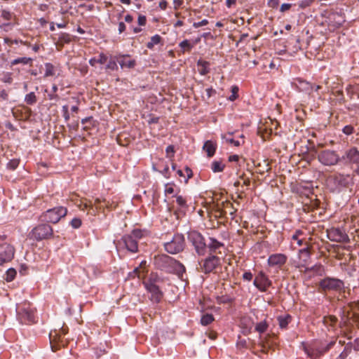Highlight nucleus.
<instances>
[{"label": "nucleus", "instance_id": "f257e3e1", "mask_svg": "<svg viewBox=\"0 0 359 359\" xmlns=\"http://www.w3.org/2000/svg\"><path fill=\"white\" fill-rule=\"evenodd\" d=\"M67 214V209L63 206H58L43 212L39 219L47 223L57 224Z\"/></svg>", "mask_w": 359, "mask_h": 359}, {"label": "nucleus", "instance_id": "f03ea898", "mask_svg": "<svg viewBox=\"0 0 359 359\" xmlns=\"http://www.w3.org/2000/svg\"><path fill=\"white\" fill-rule=\"evenodd\" d=\"M29 238L37 241L46 240L51 238L53 235V229L48 224H40L36 226L29 232Z\"/></svg>", "mask_w": 359, "mask_h": 359}, {"label": "nucleus", "instance_id": "7ed1b4c3", "mask_svg": "<svg viewBox=\"0 0 359 359\" xmlns=\"http://www.w3.org/2000/svg\"><path fill=\"white\" fill-rule=\"evenodd\" d=\"M318 160L325 166H333L337 165L341 159L336 151L325 149L318 152Z\"/></svg>", "mask_w": 359, "mask_h": 359}, {"label": "nucleus", "instance_id": "20e7f679", "mask_svg": "<svg viewBox=\"0 0 359 359\" xmlns=\"http://www.w3.org/2000/svg\"><path fill=\"white\" fill-rule=\"evenodd\" d=\"M188 240L194 245L196 252L204 255L206 252V243L203 235L197 231H190L188 233Z\"/></svg>", "mask_w": 359, "mask_h": 359}, {"label": "nucleus", "instance_id": "39448f33", "mask_svg": "<svg viewBox=\"0 0 359 359\" xmlns=\"http://www.w3.org/2000/svg\"><path fill=\"white\" fill-rule=\"evenodd\" d=\"M184 247V237L181 233H175L170 241L164 244L165 251L172 255L182 252Z\"/></svg>", "mask_w": 359, "mask_h": 359}, {"label": "nucleus", "instance_id": "423d86ee", "mask_svg": "<svg viewBox=\"0 0 359 359\" xmlns=\"http://www.w3.org/2000/svg\"><path fill=\"white\" fill-rule=\"evenodd\" d=\"M115 244L118 251L126 250L132 253H135L138 251L137 241L133 236H129V234L123 236Z\"/></svg>", "mask_w": 359, "mask_h": 359}, {"label": "nucleus", "instance_id": "0eeeda50", "mask_svg": "<svg viewBox=\"0 0 359 359\" xmlns=\"http://www.w3.org/2000/svg\"><path fill=\"white\" fill-rule=\"evenodd\" d=\"M334 344L335 341H332L327 344L325 346H319L316 344L308 346L304 344V351L309 358L311 359H316L328 351L334 345Z\"/></svg>", "mask_w": 359, "mask_h": 359}, {"label": "nucleus", "instance_id": "6e6552de", "mask_svg": "<svg viewBox=\"0 0 359 359\" xmlns=\"http://www.w3.org/2000/svg\"><path fill=\"white\" fill-rule=\"evenodd\" d=\"M337 188H346L353 184V177L349 174L336 173L328 178Z\"/></svg>", "mask_w": 359, "mask_h": 359}, {"label": "nucleus", "instance_id": "1a4fd4ad", "mask_svg": "<svg viewBox=\"0 0 359 359\" xmlns=\"http://www.w3.org/2000/svg\"><path fill=\"white\" fill-rule=\"evenodd\" d=\"M173 262H175L179 268V274L185 271V268L182 264L176 262L173 259L166 255H158L154 258V263L156 266L161 270H165L167 267L170 266Z\"/></svg>", "mask_w": 359, "mask_h": 359}, {"label": "nucleus", "instance_id": "9d476101", "mask_svg": "<svg viewBox=\"0 0 359 359\" xmlns=\"http://www.w3.org/2000/svg\"><path fill=\"white\" fill-rule=\"evenodd\" d=\"M340 162L347 165H358L359 164V150L355 146H351L346 149L341 156H340Z\"/></svg>", "mask_w": 359, "mask_h": 359}, {"label": "nucleus", "instance_id": "9b49d317", "mask_svg": "<svg viewBox=\"0 0 359 359\" xmlns=\"http://www.w3.org/2000/svg\"><path fill=\"white\" fill-rule=\"evenodd\" d=\"M67 333L65 330L61 328L59 330H52L49 333L50 343L53 351H55L61 346L66 345V341L63 340L62 336Z\"/></svg>", "mask_w": 359, "mask_h": 359}, {"label": "nucleus", "instance_id": "f8f14e48", "mask_svg": "<svg viewBox=\"0 0 359 359\" xmlns=\"http://www.w3.org/2000/svg\"><path fill=\"white\" fill-rule=\"evenodd\" d=\"M220 259L216 255H210L199 262L201 269L205 273H210L219 264Z\"/></svg>", "mask_w": 359, "mask_h": 359}, {"label": "nucleus", "instance_id": "ddd939ff", "mask_svg": "<svg viewBox=\"0 0 359 359\" xmlns=\"http://www.w3.org/2000/svg\"><path fill=\"white\" fill-rule=\"evenodd\" d=\"M15 255L14 247L8 243L0 244V265L11 262Z\"/></svg>", "mask_w": 359, "mask_h": 359}, {"label": "nucleus", "instance_id": "4468645a", "mask_svg": "<svg viewBox=\"0 0 359 359\" xmlns=\"http://www.w3.org/2000/svg\"><path fill=\"white\" fill-rule=\"evenodd\" d=\"M327 236L329 240L337 243H348V236L345 231L339 228H331L327 230Z\"/></svg>", "mask_w": 359, "mask_h": 359}, {"label": "nucleus", "instance_id": "2eb2a0df", "mask_svg": "<svg viewBox=\"0 0 359 359\" xmlns=\"http://www.w3.org/2000/svg\"><path fill=\"white\" fill-rule=\"evenodd\" d=\"M319 285L323 290H338L341 288L343 283L337 278H325L320 282Z\"/></svg>", "mask_w": 359, "mask_h": 359}, {"label": "nucleus", "instance_id": "dca6fc26", "mask_svg": "<svg viewBox=\"0 0 359 359\" xmlns=\"http://www.w3.org/2000/svg\"><path fill=\"white\" fill-rule=\"evenodd\" d=\"M253 284L260 291L265 292L271 285V281L264 272L260 271L255 277Z\"/></svg>", "mask_w": 359, "mask_h": 359}, {"label": "nucleus", "instance_id": "f3484780", "mask_svg": "<svg viewBox=\"0 0 359 359\" xmlns=\"http://www.w3.org/2000/svg\"><path fill=\"white\" fill-rule=\"evenodd\" d=\"M294 84L299 91L305 92L308 93L310 97H314L313 95L314 84L299 78L295 80Z\"/></svg>", "mask_w": 359, "mask_h": 359}, {"label": "nucleus", "instance_id": "a211bd4d", "mask_svg": "<svg viewBox=\"0 0 359 359\" xmlns=\"http://www.w3.org/2000/svg\"><path fill=\"white\" fill-rule=\"evenodd\" d=\"M121 69H133L136 66V60L129 55H119L115 57Z\"/></svg>", "mask_w": 359, "mask_h": 359}, {"label": "nucleus", "instance_id": "6ab92c4d", "mask_svg": "<svg viewBox=\"0 0 359 359\" xmlns=\"http://www.w3.org/2000/svg\"><path fill=\"white\" fill-rule=\"evenodd\" d=\"M19 316L25 323H35V315L34 309L28 307H24L19 311Z\"/></svg>", "mask_w": 359, "mask_h": 359}, {"label": "nucleus", "instance_id": "aec40b11", "mask_svg": "<svg viewBox=\"0 0 359 359\" xmlns=\"http://www.w3.org/2000/svg\"><path fill=\"white\" fill-rule=\"evenodd\" d=\"M146 290L150 293V299L154 303H159L163 297V293L160 290V287L153 285V287H145Z\"/></svg>", "mask_w": 359, "mask_h": 359}, {"label": "nucleus", "instance_id": "412c9836", "mask_svg": "<svg viewBox=\"0 0 359 359\" xmlns=\"http://www.w3.org/2000/svg\"><path fill=\"white\" fill-rule=\"evenodd\" d=\"M287 257L283 254H273L269 256L268 264L272 266H281L285 264Z\"/></svg>", "mask_w": 359, "mask_h": 359}, {"label": "nucleus", "instance_id": "4be33fe9", "mask_svg": "<svg viewBox=\"0 0 359 359\" xmlns=\"http://www.w3.org/2000/svg\"><path fill=\"white\" fill-rule=\"evenodd\" d=\"M163 283V280L157 273H151L147 280L143 282L144 287H153V285L160 287Z\"/></svg>", "mask_w": 359, "mask_h": 359}, {"label": "nucleus", "instance_id": "5701e85b", "mask_svg": "<svg viewBox=\"0 0 359 359\" xmlns=\"http://www.w3.org/2000/svg\"><path fill=\"white\" fill-rule=\"evenodd\" d=\"M223 247L224 244L222 243L212 237L209 238V243L206 245V248H208L210 254H220L219 249Z\"/></svg>", "mask_w": 359, "mask_h": 359}, {"label": "nucleus", "instance_id": "b1692460", "mask_svg": "<svg viewBox=\"0 0 359 359\" xmlns=\"http://www.w3.org/2000/svg\"><path fill=\"white\" fill-rule=\"evenodd\" d=\"M348 306L352 313V316L351 317L348 316V318L351 319L359 325V301L351 302L348 304Z\"/></svg>", "mask_w": 359, "mask_h": 359}, {"label": "nucleus", "instance_id": "393cba45", "mask_svg": "<svg viewBox=\"0 0 359 359\" xmlns=\"http://www.w3.org/2000/svg\"><path fill=\"white\" fill-rule=\"evenodd\" d=\"M203 149L206 152L208 157L210 158L215 154L217 144L211 140H208L204 143Z\"/></svg>", "mask_w": 359, "mask_h": 359}, {"label": "nucleus", "instance_id": "a878e982", "mask_svg": "<svg viewBox=\"0 0 359 359\" xmlns=\"http://www.w3.org/2000/svg\"><path fill=\"white\" fill-rule=\"evenodd\" d=\"M305 271H313L314 274L321 276L325 274V270L322 264H318L311 268H306Z\"/></svg>", "mask_w": 359, "mask_h": 359}, {"label": "nucleus", "instance_id": "bb28decb", "mask_svg": "<svg viewBox=\"0 0 359 359\" xmlns=\"http://www.w3.org/2000/svg\"><path fill=\"white\" fill-rule=\"evenodd\" d=\"M330 19L334 20V25L336 27L341 26L345 22L344 16L341 14H339V13H332L330 16Z\"/></svg>", "mask_w": 359, "mask_h": 359}, {"label": "nucleus", "instance_id": "cd10ccee", "mask_svg": "<svg viewBox=\"0 0 359 359\" xmlns=\"http://www.w3.org/2000/svg\"><path fill=\"white\" fill-rule=\"evenodd\" d=\"M225 165L220 161H214L211 164V170L214 172H220L224 170Z\"/></svg>", "mask_w": 359, "mask_h": 359}, {"label": "nucleus", "instance_id": "c85d7f7f", "mask_svg": "<svg viewBox=\"0 0 359 359\" xmlns=\"http://www.w3.org/2000/svg\"><path fill=\"white\" fill-rule=\"evenodd\" d=\"M76 205L81 210H85L87 208L93 209V205L90 200L85 198L83 201L80 200L79 203H76Z\"/></svg>", "mask_w": 359, "mask_h": 359}, {"label": "nucleus", "instance_id": "c756f323", "mask_svg": "<svg viewBox=\"0 0 359 359\" xmlns=\"http://www.w3.org/2000/svg\"><path fill=\"white\" fill-rule=\"evenodd\" d=\"M198 66L201 67L199 70L201 75H205L209 72V62L207 61L199 60L197 62Z\"/></svg>", "mask_w": 359, "mask_h": 359}, {"label": "nucleus", "instance_id": "7c9ffc66", "mask_svg": "<svg viewBox=\"0 0 359 359\" xmlns=\"http://www.w3.org/2000/svg\"><path fill=\"white\" fill-rule=\"evenodd\" d=\"M25 102L29 105H33L36 103L37 97L34 92L27 94L25 97Z\"/></svg>", "mask_w": 359, "mask_h": 359}, {"label": "nucleus", "instance_id": "2f4dec72", "mask_svg": "<svg viewBox=\"0 0 359 359\" xmlns=\"http://www.w3.org/2000/svg\"><path fill=\"white\" fill-rule=\"evenodd\" d=\"M300 258L303 259V262L306 263L311 256L309 247L307 246L305 248L301 249L299 252Z\"/></svg>", "mask_w": 359, "mask_h": 359}, {"label": "nucleus", "instance_id": "473e14b6", "mask_svg": "<svg viewBox=\"0 0 359 359\" xmlns=\"http://www.w3.org/2000/svg\"><path fill=\"white\" fill-rule=\"evenodd\" d=\"M45 69H46V72H45V74H44L45 77L53 76L55 74V67L53 64H51L50 62H46L45 64Z\"/></svg>", "mask_w": 359, "mask_h": 359}, {"label": "nucleus", "instance_id": "72a5a7b5", "mask_svg": "<svg viewBox=\"0 0 359 359\" xmlns=\"http://www.w3.org/2000/svg\"><path fill=\"white\" fill-rule=\"evenodd\" d=\"M337 321V318L334 316H325L323 323L327 327H333Z\"/></svg>", "mask_w": 359, "mask_h": 359}, {"label": "nucleus", "instance_id": "f704fd0d", "mask_svg": "<svg viewBox=\"0 0 359 359\" xmlns=\"http://www.w3.org/2000/svg\"><path fill=\"white\" fill-rule=\"evenodd\" d=\"M179 46L182 49V53L190 52L194 47V44H191L187 39L181 41Z\"/></svg>", "mask_w": 359, "mask_h": 359}, {"label": "nucleus", "instance_id": "c9c22d12", "mask_svg": "<svg viewBox=\"0 0 359 359\" xmlns=\"http://www.w3.org/2000/svg\"><path fill=\"white\" fill-rule=\"evenodd\" d=\"M214 320H215L214 317L212 314L205 313L202 316L201 319V323L203 325L206 326V325H210L211 323H212L214 321Z\"/></svg>", "mask_w": 359, "mask_h": 359}, {"label": "nucleus", "instance_id": "e433bc0d", "mask_svg": "<svg viewBox=\"0 0 359 359\" xmlns=\"http://www.w3.org/2000/svg\"><path fill=\"white\" fill-rule=\"evenodd\" d=\"M161 41V37L158 34H156L151 38L150 41L147 44L149 49H152L154 45L158 44Z\"/></svg>", "mask_w": 359, "mask_h": 359}, {"label": "nucleus", "instance_id": "4c0bfd02", "mask_svg": "<svg viewBox=\"0 0 359 359\" xmlns=\"http://www.w3.org/2000/svg\"><path fill=\"white\" fill-rule=\"evenodd\" d=\"M32 62V59L31 57H18V58H16V59L12 60L11 62V64L12 66L16 65L20 63L27 65Z\"/></svg>", "mask_w": 359, "mask_h": 359}, {"label": "nucleus", "instance_id": "58836bf2", "mask_svg": "<svg viewBox=\"0 0 359 359\" xmlns=\"http://www.w3.org/2000/svg\"><path fill=\"white\" fill-rule=\"evenodd\" d=\"M16 274V270L13 268H10L7 270L4 278L7 282H11L15 278Z\"/></svg>", "mask_w": 359, "mask_h": 359}, {"label": "nucleus", "instance_id": "ea45409f", "mask_svg": "<svg viewBox=\"0 0 359 359\" xmlns=\"http://www.w3.org/2000/svg\"><path fill=\"white\" fill-rule=\"evenodd\" d=\"M290 316L289 315H287L286 316H279L278 318L279 326L281 328H285L287 326V325L290 322Z\"/></svg>", "mask_w": 359, "mask_h": 359}, {"label": "nucleus", "instance_id": "a19ab883", "mask_svg": "<svg viewBox=\"0 0 359 359\" xmlns=\"http://www.w3.org/2000/svg\"><path fill=\"white\" fill-rule=\"evenodd\" d=\"M268 324L266 320H263L257 323L255 326V330L259 333H264L268 328Z\"/></svg>", "mask_w": 359, "mask_h": 359}, {"label": "nucleus", "instance_id": "79ce46f5", "mask_svg": "<svg viewBox=\"0 0 359 359\" xmlns=\"http://www.w3.org/2000/svg\"><path fill=\"white\" fill-rule=\"evenodd\" d=\"M101 203H104L107 208L109 207V202L107 201L106 199L97 198L95 200V205L96 206V209H101L102 208V206L100 205Z\"/></svg>", "mask_w": 359, "mask_h": 359}, {"label": "nucleus", "instance_id": "37998d69", "mask_svg": "<svg viewBox=\"0 0 359 359\" xmlns=\"http://www.w3.org/2000/svg\"><path fill=\"white\" fill-rule=\"evenodd\" d=\"M117 61L116 60L111 59L107 65L106 69L111 71H116L118 69Z\"/></svg>", "mask_w": 359, "mask_h": 359}, {"label": "nucleus", "instance_id": "c03bdc74", "mask_svg": "<svg viewBox=\"0 0 359 359\" xmlns=\"http://www.w3.org/2000/svg\"><path fill=\"white\" fill-rule=\"evenodd\" d=\"M238 87L236 86H233L231 87V95L229 96V100L231 101H234L238 96Z\"/></svg>", "mask_w": 359, "mask_h": 359}, {"label": "nucleus", "instance_id": "a18cd8bd", "mask_svg": "<svg viewBox=\"0 0 359 359\" xmlns=\"http://www.w3.org/2000/svg\"><path fill=\"white\" fill-rule=\"evenodd\" d=\"M175 184H171V183H168L165 185V190H164V192H165V195H168V194H172L175 193Z\"/></svg>", "mask_w": 359, "mask_h": 359}, {"label": "nucleus", "instance_id": "49530a36", "mask_svg": "<svg viewBox=\"0 0 359 359\" xmlns=\"http://www.w3.org/2000/svg\"><path fill=\"white\" fill-rule=\"evenodd\" d=\"M176 203L180 208H187V201L182 196L176 195Z\"/></svg>", "mask_w": 359, "mask_h": 359}, {"label": "nucleus", "instance_id": "de8ad7c7", "mask_svg": "<svg viewBox=\"0 0 359 359\" xmlns=\"http://www.w3.org/2000/svg\"><path fill=\"white\" fill-rule=\"evenodd\" d=\"M74 229H78L81 226L82 222L81 219L75 217L70 222Z\"/></svg>", "mask_w": 359, "mask_h": 359}, {"label": "nucleus", "instance_id": "09e8293b", "mask_svg": "<svg viewBox=\"0 0 359 359\" xmlns=\"http://www.w3.org/2000/svg\"><path fill=\"white\" fill-rule=\"evenodd\" d=\"M342 132L345 135H350L354 132V128L351 125H347L343 128Z\"/></svg>", "mask_w": 359, "mask_h": 359}, {"label": "nucleus", "instance_id": "8fccbe9b", "mask_svg": "<svg viewBox=\"0 0 359 359\" xmlns=\"http://www.w3.org/2000/svg\"><path fill=\"white\" fill-rule=\"evenodd\" d=\"M350 352H351V348L349 347L346 346L344 348V350L338 356L337 359H346Z\"/></svg>", "mask_w": 359, "mask_h": 359}, {"label": "nucleus", "instance_id": "3c124183", "mask_svg": "<svg viewBox=\"0 0 359 359\" xmlns=\"http://www.w3.org/2000/svg\"><path fill=\"white\" fill-rule=\"evenodd\" d=\"M167 157L172 158L174 156L175 154V149L172 145H169L165 149Z\"/></svg>", "mask_w": 359, "mask_h": 359}, {"label": "nucleus", "instance_id": "603ef678", "mask_svg": "<svg viewBox=\"0 0 359 359\" xmlns=\"http://www.w3.org/2000/svg\"><path fill=\"white\" fill-rule=\"evenodd\" d=\"M314 0H302L299 3V6L301 8H305L309 6Z\"/></svg>", "mask_w": 359, "mask_h": 359}, {"label": "nucleus", "instance_id": "864d4df0", "mask_svg": "<svg viewBox=\"0 0 359 359\" xmlns=\"http://www.w3.org/2000/svg\"><path fill=\"white\" fill-rule=\"evenodd\" d=\"M129 236H133V238L137 241V239L142 238V232L139 229H135L133 230L131 234H129Z\"/></svg>", "mask_w": 359, "mask_h": 359}, {"label": "nucleus", "instance_id": "5fc2aeb1", "mask_svg": "<svg viewBox=\"0 0 359 359\" xmlns=\"http://www.w3.org/2000/svg\"><path fill=\"white\" fill-rule=\"evenodd\" d=\"M1 17L6 20H9L12 18V14L10 11L6 10H3L1 11Z\"/></svg>", "mask_w": 359, "mask_h": 359}, {"label": "nucleus", "instance_id": "6e6d98bb", "mask_svg": "<svg viewBox=\"0 0 359 359\" xmlns=\"http://www.w3.org/2000/svg\"><path fill=\"white\" fill-rule=\"evenodd\" d=\"M208 24V20H206V19H204L200 22H194L193 24V26L195 27V28H198L200 27H202V26H205L206 25Z\"/></svg>", "mask_w": 359, "mask_h": 359}, {"label": "nucleus", "instance_id": "4d7b16f0", "mask_svg": "<svg viewBox=\"0 0 359 359\" xmlns=\"http://www.w3.org/2000/svg\"><path fill=\"white\" fill-rule=\"evenodd\" d=\"M138 25L140 26H144L147 23V18L145 15H140L138 17Z\"/></svg>", "mask_w": 359, "mask_h": 359}, {"label": "nucleus", "instance_id": "13d9d810", "mask_svg": "<svg viewBox=\"0 0 359 359\" xmlns=\"http://www.w3.org/2000/svg\"><path fill=\"white\" fill-rule=\"evenodd\" d=\"M97 63L104 64L107 60V57L104 53H100L98 56Z\"/></svg>", "mask_w": 359, "mask_h": 359}, {"label": "nucleus", "instance_id": "bf43d9fd", "mask_svg": "<svg viewBox=\"0 0 359 359\" xmlns=\"http://www.w3.org/2000/svg\"><path fill=\"white\" fill-rule=\"evenodd\" d=\"M62 111H63V117L65 119V121H68L69 119V114L68 111V106L65 105L62 107Z\"/></svg>", "mask_w": 359, "mask_h": 359}, {"label": "nucleus", "instance_id": "052dcab7", "mask_svg": "<svg viewBox=\"0 0 359 359\" xmlns=\"http://www.w3.org/2000/svg\"><path fill=\"white\" fill-rule=\"evenodd\" d=\"M292 4H283L280 6V11L284 13L290 9Z\"/></svg>", "mask_w": 359, "mask_h": 359}, {"label": "nucleus", "instance_id": "680f3d73", "mask_svg": "<svg viewBox=\"0 0 359 359\" xmlns=\"http://www.w3.org/2000/svg\"><path fill=\"white\" fill-rule=\"evenodd\" d=\"M252 277H253L252 273L250 271H246L243 275V278L245 280H248V281L251 280Z\"/></svg>", "mask_w": 359, "mask_h": 359}, {"label": "nucleus", "instance_id": "e2e57ef3", "mask_svg": "<svg viewBox=\"0 0 359 359\" xmlns=\"http://www.w3.org/2000/svg\"><path fill=\"white\" fill-rule=\"evenodd\" d=\"M226 141L230 144H233L236 147H239L241 143L238 140H235L233 138H226Z\"/></svg>", "mask_w": 359, "mask_h": 359}, {"label": "nucleus", "instance_id": "0e129e2a", "mask_svg": "<svg viewBox=\"0 0 359 359\" xmlns=\"http://www.w3.org/2000/svg\"><path fill=\"white\" fill-rule=\"evenodd\" d=\"M205 93L207 97L210 98L213 94L216 93V91L212 88H208L205 89Z\"/></svg>", "mask_w": 359, "mask_h": 359}, {"label": "nucleus", "instance_id": "69168bd1", "mask_svg": "<svg viewBox=\"0 0 359 359\" xmlns=\"http://www.w3.org/2000/svg\"><path fill=\"white\" fill-rule=\"evenodd\" d=\"M93 122H94V121H93V118L92 116L86 117L81 120L82 124H86V123H89L90 124L93 125Z\"/></svg>", "mask_w": 359, "mask_h": 359}, {"label": "nucleus", "instance_id": "338daca9", "mask_svg": "<svg viewBox=\"0 0 359 359\" xmlns=\"http://www.w3.org/2000/svg\"><path fill=\"white\" fill-rule=\"evenodd\" d=\"M0 97L4 100H8V94L6 90H2L0 91Z\"/></svg>", "mask_w": 359, "mask_h": 359}, {"label": "nucleus", "instance_id": "774afa93", "mask_svg": "<svg viewBox=\"0 0 359 359\" xmlns=\"http://www.w3.org/2000/svg\"><path fill=\"white\" fill-rule=\"evenodd\" d=\"M303 234L302 231L301 230H297L295 233L292 235V240H297L299 239V237Z\"/></svg>", "mask_w": 359, "mask_h": 359}]
</instances>
